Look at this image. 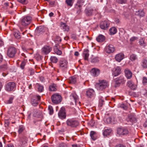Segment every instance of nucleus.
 <instances>
[{"mask_svg":"<svg viewBox=\"0 0 147 147\" xmlns=\"http://www.w3.org/2000/svg\"><path fill=\"white\" fill-rule=\"evenodd\" d=\"M5 147H14V146L12 144H9L7 145Z\"/></svg>","mask_w":147,"mask_h":147,"instance_id":"61","label":"nucleus"},{"mask_svg":"<svg viewBox=\"0 0 147 147\" xmlns=\"http://www.w3.org/2000/svg\"><path fill=\"white\" fill-rule=\"evenodd\" d=\"M65 3L68 6H69L70 7H71L73 3V0H66Z\"/></svg>","mask_w":147,"mask_h":147,"instance_id":"48","label":"nucleus"},{"mask_svg":"<svg viewBox=\"0 0 147 147\" xmlns=\"http://www.w3.org/2000/svg\"><path fill=\"white\" fill-rule=\"evenodd\" d=\"M86 95L89 98H92L95 95V92L93 89H88L86 91Z\"/></svg>","mask_w":147,"mask_h":147,"instance_id":"14","label":"nucleus"},{"mask_svg":"<svg viewBox=\"0 0 147 147\" xmlns=\"http://www.w3.org/2000/svg\"><path fill=\"white\" fill-rule=\"evenodd\" d=\"M51 99L52 102L56 104L59 103L62 100V97L61 96L57 94H53L51 96Z\"/></svg>","mask_w":147,"mask_h":147,"instance_id":"5","label":"nucleus"},{"mask_svg":"<svg viewBox=\"0 0 147 147\" xmlns=\"http://www.w3.org/2000/svg\"><path fill=\"white\" fill-rule=\"evenodd\" d=\"M141 66L144 68H147V60L144 59L142 60Z\"/></svg>","mask_w":147,"mask_h":147,"instance_id":"36","label":"nucleus"},{"mask_svg":"<svg viewBox=\"0 0 147 147\" xmlns=\"http://www.w3.org/2000/svg\"><path fill=\"white\" fill-rule=\"evenodd\" d=\"M130 59L131 61H134L137 59V56L135 54H132L131 55Z\"/></svg>","mask_w":147,"mask_h":147,"instance_id":"40","label":"nucleus"},{"mask_svg":"<svg viewBox=\"0 0 147 147\" xmlns=\"http://www.w3.org/2000/svg\"><path fill=\"white\" fill-rule=\"evenodd\" d=\"M124 54L122 53H120L115 56V59L117 61L120 62L124 58Z\"/></svg>","mask_w":147,"mask_h":147,"instance_id":"20","label":"nucleus"},{"mask_svg":"<svg viewBox=\"0 0 147 147\" xmlns=\"http://www.w3.org/2000/svg\"><path fill=\"white\" fill-rule=\"evenodd\" d=\"M109 85V82L105 80H99L98 83L96 84L98 90L102 91L108 87Z\"/></svg>","mask_w":147,"mask_h":147,"instance_id":"1","label":"nucleus"},{"mask_svg":"<svg viewBox=\"0 0 147 147\" xmlns=\"http://www.w3.org/2000/svg\"><path fill=\"white\" fill-rule=\"evenodd\" d=\"M139 43L140 45L144 47H145L146 45V44L144 42V40L143 38H141L140 39Z\"/></svg>","mask_w":147,"mask_h":147,"instance_id":"44","label":"nucleus"},{"mask_svg":"<svg viewBox=\"0 0 147 147\" xmlns=\"http://www.w3.org/2000/svg\"><path fill=\"white\" fill-rule=\"evenodd\" d=\"M51 48L49 46L45 45L42 49L41 50L42 53L47 55L51 51Z\"/></svg>","mask_w":147,"mask_h":147,"instance_id":"17","label":"nucleus"},{"mask_svg":"<svg viewBox=\"0 0 147 147\" xmlns=\"http://www.w3.org/2000/svg\"><path fill=\"white\" fill-rule=\"evenodd\" d=\"M96 40L98 42H103L105 40V37L102 34H100L96 38Z\"/></svg>","mask_w":147,"mask_h":147,"instance_id":"28","label":"nucleus"},{"mask_svg":"<svg viewBox=\"0 0 147 147\" xmlns=\"http://www.w3.org/2000/svg\"><path fill=\"white\" fill-rule=\"evenodd\" d=\"M99 59L98 57H92L91 59V62L92 63H96L99 61Z\"/></svg>","mask_w":147,"mask_h":147,"instance_id":"43","label":"nucleus"},{"mask_svg":"<svg viewBox=\"0 0 147 147\" xmlns=\"http://www.w3.org/2000/svg\"><path fill=\"white\" fill-rule=\"evenodd\" d=\"M14 35L15 37L17 39H19L21 38L20 33L19 31L17 30L14 31Z\"/></svg>","mask_w":147,"mask_h":147,"instance_id":"34","label":"nucleus"},{"mask_svg":"<svg viewBox=\"0 0 147 147\" xmlns=\"http://www.w3.org/2000/svg\"><path fill=\"white\" fill-rule=\"evenodd\" d=\"M70 99L72 100H74L76 105L79 104L80 102L79 101L78 96L75 93H72L70 95Z\"/></svg>","mask_w":147,"mask_h":147,"instance_id":"15","label":"nucleus"},{"mask_svg":"<svg viewBox=\"0 0 147 147\" xmlns=\"http://www.w3.org/2000/svg\"><path fill=\"white\" fill-rule=\"evenodd\" d=\"M60 27L61 29L64 31L68 32L69 30V27L65 23L61 22Z\"/></svg>","mask_w":147,"mask_h":147,"instance_id":"25","label":"nucleus"},{"mask_svg":"<svg viewBox=\"0 0 147 147\" xmlns=\"http://www.w3.org/2000/svg\"><path fill=\"white\" fill-rule=\"evenodd\" d=\"M84 57L85 60H88L89 54L87 51H84L83 52Z\"/></svg>","mask_w":147,"mask_h":147,"instance_id":"38","label":"nucleus"},{"mask_svg":"<svg viewBox=\"0 0 147 147\" xmlns=\"http://www.w3.org/2000/svg\"><path fill=\"white\" fill-rule=\"evenodd\" d=\"M89 123L92 126H95V123L93 119H92L89 122Z\"/></svg>","mask_w":147,"mask_h":147,"instance_id":"56","label":"nucleus"},{"mask_svg":"<svg viewBox=\"0 0 147 147\" xmlns=\"http://www.w3.org/2000/svg\"><path fill=\"white\" fill-rule=\"evenodd\" d=\"M105 50L107 53H110L114 52L115 50V49L113 45H109L105 47Z\"/></svg>","mask_w":147,"mask_h":147,"instance_id":"16","label":"nucleus"},{"mask_svg":"<svg viewBox=\"0 0 147 147\" xmlns=\"http://www.w3.org/2000/svg\"><path fill=\"white\" fill-rule=\"evenodd\" d=\"M41 96L39 95L33 96L31 99V102L32 105L34 106H36Z\"/></svg>","mask_w":147,"mask_h":147,"instance_id":"12","label":"nucleus"},{"mask_svg":"<svg viewBox=\"0 0 147 147\" xmlns=\"http://www.w3.org/2000/svg\"><path fill=\"white\" fill-rule=\"evenodd\" d=\"M59 147H67V146L66 144L62 143L59 145Z\"/></svg>","mask_w":147,"mask_h":147,"instance_id":"60","label":"nucleus"},{"mask_svg":"<svg viewBox=\"0 0 147 147\" xmlns=\"http://www.w3.org/2000/svg\"><path fill=\"white\" fill-rule=\"evenodd\" d=\"M59 117L61 119H64L66 117L65 109L64 107H62L59 111L58 114Z\"/></svg>","mask_w":147,"mask_h":147,"instance_id":"18","label":"nucleus"},{"mask_svg":"<svg viewBox=\"0 0 147 147\" xmlns=\"http://www.w3.org/2000/svg\"><path fill=\"white\" fill-rule=\"evenodd\" d=\"M109 31L111 35H114L116 33L117 29L115 27H112L110 29Z\"/></svg>","mask_w":147,"mask_h":147,"instance_id":"35","label":"nucleus"},{"mask_svg":"<svg viewBox=\"0 0 147 147\" xmlns=\"http://www.w3.org/2000/svg\"><path fill=\"white\" fill-rule=\"evenodd\" d=\"M17 1L19 2L24 5H26L28 3V0H17Z\"/></svg>","mask_w":147,"mask_h":147,"instance_id":"49","label":"nucleus"},{"mask_svg":"<svg viewBox=\"0 0 147 147\" xmlns=\"http://www.w3.org/2000/svg\"><path fill=\"white\" fill-rule=\"evenodd\" d=\"M96 11V10H94L91 7L87 8L84 10V12L87 16L90 17L93 15L94 12Z\"/></svg>","mask_w":147,"mask_h":147,"instance_id":"13","label":"nucleus"},{"mask_svg":"<svg viewBox=\"0 0 147 147\" xmlns=\"http://www.w3.org/2000/svg\"><path fill=\"white\" fill-rule=\"evenodd\" d=\"M3 60V58L2 55L0 53V63L2 62Z\"/></svg>","mask_w":147,"mask_h":147,"instance_id":"62","label":"nucleus"},{"mask_svg":"<svg viewBox=\"0 0 147 147\" xmlns=\"http://www.w3.org/2000/svg\"><path fill=\"white\" fill-rule=\"evenodd\" d=\"M75 8L77 9V13L80 14L81 11L82 5H76L75 6Z\"/></svg>","mask_w":147,"mask_h":147,"instance_id":"33","label":"nucleus"},{"mask_svg":"<svg viewBox=\"0 0 147 147\" xmlns=\"http://www.w3.org/2000/svg\"><path fill=\"white\" fill-rule=\"evenodd\" d=\"M28 141V138L26 136L20 137L19 140V146L21 147H25L27 145Z\"/></svg>","mask_w":147,"mask_h":147,"instance_id":"4","label":"nucleus"},{"mask_svg":"<svg viewBox=\"0 0 147 147\" xmlns=\"http://www.w3.org/2000/svg\"><path fill=\"white\" fill-rule=\"evenodd\" d=\"M114 80L115 86V87L119 86L121 84H124L126 81L124 77L123 76H121L115 79Z\"/></svg>","mask_w":147,"mask_h":147,"instance_id":"2","label":"nucleus"},{"mask_svg":"<svg viewBox=\"0 0 147 147\" xmlns=\"http://www.w3.org/2000/svg\"><path fill=\"white\" fill-rule=\"evenodd\" d=\"M90 72L92 75L93 76L96 77L99 74L100 70L97 68H94L92 69Z\"/></svg>","mask_w":147,"mask_h":147,"instance_id":"19","label":"nucleus"},{"mask_svg":"<svg viewBox=\"0 0 147 147\" xmlns=\"http://www.w3.org/2000/svg\"><path fill=\"white\" fill-rule=\"evenodd\" d=\"M17 52L16 49L13 47H10L8 49L7 54L8 57L10 58L14 57Z\"/></svg>","mask_w":147,"mask_h":147,"instance_id":"6","label":"nucleus"},{"mask_svg":"<svg viewBox=\"0 0 147 147\" xmlns=\"http://www.w3.org/2000/svg\"><path fill=\"white\" fill-rule=\"evenodd\" d=\"M24 127L23 126H20L18 128V132L19 134H20L24 131Z\"/></svg>","mask_w":147,"mask_h":147,"instance_id":"47","label":"nucleus"},{"mask_svg":"<svg viewBox=\"0 0 147 147\" xmlns=\"http://www.w3.org/2000/svg\"><path fill=\"white\" fill-rule=\"evenodd\" d=\"M36 87L38 89V91L39 92H42L44 90L43 86L39 83H37L36 84Z\"/></svg>","mask_w":147,"mask_h":147,"instance_id":"30","label":"nucleus"},{"mask_svg":"<svg viewBox=\"0 0 147 147\" xmlns=\"http://www.w3.org/2000/svg\"><path fill=\"white\" fill-rule=\"evenodd\" d=\"M54 50L55 52L58 55H61L62 54L61 51L59 50L58 48L56 47L54 49Z\"/></svg>","mask_w":147,"mask_h":147,"instance_id":"46","label":"nucleus"},{"mask_svg":"<svg viewBox=\"0 0 147 147\" xmlns=\"http://www.w3.org/2000/svg\"><path fill=\"white\" fill-rule=\"evenodd\" d=\"M129 132V131L126 127H119L117 129V134L119 135H126Z\"/></svg>","mask_w":147,"mask_h":147,"instance_id":"10","label":"nucleus"},{"mask_svg":"<svg viewBox=\"0 0 147 147\" xmlns=\"http://www.w3.org/2000/svg\"><path fill=\"white\" fill-rule=\"evenodd\" d=\"M127 0H116V2L119 4H123L126 3Z\"/></svg>","mask_w":147,"mask_h":147,"instance_id":"52","label":"nucleus"},{"mask_svg":"<svg viewBox=\"0 0 147 147\" xmlns=\"http://www.w3.org/2000/svg\"><path fill=\"white\" fill-rule=\"evenodd\" d=\"M5 5L6 6H9V5H12V3H8L7 2H6L5 4Z\"/></svg>","mask_w":147,"mask_h":147,"instance_id":"64","label":"nucleus"},{"mask_svg":"<svg viewBox=\"0 0 147 147\" xmlns=\"http://www.w3.org/2000/svg\"><path fill=\"white\" fill-rule=\"evenodd\" d=\"M115 147H126L125 146L121 144H119L116 145Z\"/></svg>","mask_w":147,"mask_h":147,"instance_id":"63","label":"nucleus"},{"mask_svg":"<svg viewBox=\"0 0 147 147\" xmlns=\"http://www.w3.org/2000/svg\"><path fill=\"white\" fill-rule=\"evenodd\" d=\"M127 85L131 89L134 90H135L136 88V86L134 84L131 80H129L127 82Z\"/></svg>","mask_w":147,"mask_h":147,"instance_id":"26","label":"nucleus"},{"mask_svg":"<svg viewBox=\"0 0 147 147\" xmlns=\"http://www.w3.org/2000/svg\"><path fill=\"white\" fill-rule=\"evenodd\" d=\"M70 83L74 84L76 82V78L74 76L71 77L69 78Z\"/></svg>","mask_w":147,"mask_h":147,"instance_id":"41","label":"nucleus"},{"mask_svg":"<svg viewBox=\"0 0 147 147\" xmlns=\"http://www.w3.org/2000/svg\"><path fill=\"white\" fill-rule=\"evenodd\" d=\"M142 82L144 85H146L147 84V77L145 76L143 78Z\"/></svg>","mask_w":147,"mask_h":147,"instance_id":"55","label":"nucleus"},{"mask_svg":"<svg viewBox=\"0 0 147 147\" xmlns=\"http://www.w3.org/2000/svg\"><path fill=\"white\" fill-rule=\"evenodd\" d=\"M14 99L13 96H11L9 98V99L7 101V104H11L12 103L13 100Z\"/></svg>","mask_w":147,"mask_h":147,"instance_id":"54","label":"nucleus"},{"mask_svg":"<svg viewBox=\"0 0 147 147\" xmlns=\"http://www.w3.org/2000/svg\"><path fill=\"white\" fill-rule=\"evenodd\" d=\"M16 87V84L13 82H9L6 85V90L8 91H11L15 90Z\"/></svg>","mask_w":147,"mask_h":147,"instance_id":"9","label":"nucleus"},{"mask_svg":"<svg viewBox=\"0 0 147 147\" xmlns=\"http://www.w3.org/2000/svg\"><path fill=\"white\" fill-rule=\"evenodd\" d=\"M32 20V17L29 16H27L22 18L21 20V24L24 26H26L31 23Z\"/></svg>","mask_w":147,"mask_h":147,"instance_id":"7","label":"nucleus"},{"mask_svg":"<svg viewBox=\"0 0 147 147\" xmlns=\"http://www.w3.org/2000/svg\"><path fill=\"white\" fill-rule=\"evenodd\" d=\"M125 76L127 78L130 79L131 78L132 76V73L131 71L128 69H126L124 70Z\"/></svg>","mask_w":147,"mask_h":147,"instance_id":"21","label":"nucleus"},{"mask_svg":"<svg viewBox=\"0 0 147 147\" xmlns=\"http://www.w3.org/2000/svg\"><path fill=\"white\" fill-rule=\"evenodd\" d=\"M48 110L49 114L51 115H52L53 113V107L51 105L49 106Z\"/></svg>","mask_w":147,"mask_h":147,"instance_id":"50","label":"nucleus"},{"mask_svg":"<svg viewBox=\"0 0 147 147\" xmlns=\"http://www.w3.org/2000/svg\"><path fill=\"white\" fill-rule=\"evenodd\" d=\"M126 120L128 122H135L136 121V119L133 114H131L128 115L126 119Z\"/></svg>","mask_w":147,"mask_h":147,"instance_id":"23","label":"nucleus"},{"mask_svg":"<svg viewBox=\"0 0 147 147\" xmlns=\"http://www.w3.org/2000/svg\"><path fill=\"white\" fill-rule=\"evenodd\" d=\"M119 107L125 110H127L128 108L127 106L125 104H120Z\"/></svg>","mask_w":147,"mask_h":147,"instance_id":"51","label":"nucleus"},{"mask_svg":"<svg viewBox=\"0 0 147 147\" xmlns=\"http://www.w3.org/2000/svg\"><path fill=\"white\" fill-rule=\"evenodd\" d=\"M135 14L141 18L144 16L145 13L143 10L140 9L136 11L135 12Z\"/></svg>","mask_w":147,"mask_h":147,"instance_id":"27","label":"nucleus"},{"mask_svg":"<svg viewBox=\"0 0 147 147\" xmlns=\"http://www.w3.org/2000/svg\"><path fill=\"white\" fill-rule=\"evenodd\" d=\"M26 61L25 60H24L22 62L20 65V67L22 69H24V66L26 65Z\"/></svg>","mask_w":147,"mask_h":147,"instance_id":"53","label":"nucleus"},{"mask_svg":"<svg viewBox=\"0 0 147 147\" xmlns=\"http://www.w3.org/2000/svg\"><path fill=\"white\" fill-rule=\"evenodd\" d=\"M49 91H55L57 90V86L55 84H52L49 86Z\"/></svg>","mask_w":147,"mask_h":147,"instance_id":"31","label":"nucleus"},{"mask_svg":"<svg viewBox=\"0 0 147 147\" xmlns=\"http://www.w3.org/2000/svg\"><path fill=\"white\" fill-rule=\"evenodd\" d=\"M56 41H57L58 42H61V39L60 37L59 36H57L56 37Z\"/></svg>","mask_w":147,"mask_h":147,"instance_id":"59","label":"nucleus"},{"mask_svg":"<svg viewBox=\"0 0 147 147\" xmlns=\"http://www.w3.org/2000/svg\"><path fill=\"white\" fill-rule=\"evenodd\" d=\"M96 132L93 131H91L90 134V135L91 139L93 140H95L96 139L95 137Z\"/></svg>","mask_w":147,"mask_h":147,"instance_id":"39","label":"nucleus"},{"mask_svg":"<svg viewBox=\"0 0 147 147\" xmlns=\"http://www.w3.org/2000/svg\"><path fill=\"white\" fill-rule=\"evenodd\" d=\"M66 123L68 126L72 127H76L79 124V122L73 118L68 119L66 121Z\"/></svg>","mask_w":147,"mask_h":147,"instance_id":"3","label":"nucleus"},{"mask_svg":"<svg viewBox=\"0 0 147 147\" xmlns=\"http://www.w3.org/2000/svg\"><path fill=\"white\" fill-rule=\"evenodd\" d=\"M111 130L110 129H105L103 132V135L104 136H107L110 135L111 132Z\"/></svg>","mask_w":147,"mask_h":147,"instance_id":"32","label":"nucleus"},{"mask_svg":"<svg viewBox=\"0 0 147 147\" xmlns=\"http://www.w3.org/2000/svg\"><path fill=\"white\" fill-rule=\"evenodd\" d=\"M8 68V66L6 64L2 65L0 66V69L1 71H5Z\"/></svg>","mask_w":147,"mask_h":147,"instance_id":"37","label":"nucleus"},{"mask_svg":"<svg viewBox=\"0 0 147 147\" xmlns=\"http://www.w3.org/2000/svg\"><path fill=\"white\" fill-rule=\"evenodd\" d=\"M138 39V38L137 37L134 36L131 37L130 39V40L131 42H133L135 41V40H136Z\"/></svg>","mask_w":147,"mask_h":147,"instance_id":"57","label":"nucleus"},{"mask_svg":"<svg viewBox=\"0 0 147 147\" xmlns=\"http://www.w3.org/2000/svg\"><path fill=\"white\" fill-rule=\"evenodd\" d=\"M68 62L65 59H61L59 61V65L60 68L63 70H65L67 68Z\"/></svg>","mask_w":147,"mask_h":147,"instance_id":"8","label":"nucleus"},{"mask_svg":"<svg viewBox=\"0 0 147 147\" xmlns=\"http://www.w3.org/2000/svg\"><path fill=\"white\" fill-rule=\"evenodd\" d=\"M51 61L53 63H56L58 61V59L55 56H51L50 58Z\"/></svg>","mask_w":147,"mask_h":147,"instance_id":"42","label":"nucleus"},{"mask_svg":"<svg viewBox=\"0 0 147 147\" xmlns=\"http://www.w3.org/2000/svg\"><path fill=\"white\" fill-rule=\"evenodd\" d=\"M101 96L99 97L100 100H99V106L101 107L104 104V101L103 98Z\"/></svg>","mask_w":147,"mask_h":147,"instance_id":"45","label":"nucleus"},{"mask_svg":"<svg viewBox=\"0 0 147 147\" xmlns=\"http://www.w3.org/2000/svg\"><path fill=\"white\" fill-rule=\"evenodd\" d=\"M107 122L108 123H115L116 121L114 117L111 116L107 118L106 119Z\"/></svg>","mask_w":147,"mask_h":147,"instance_id":"29","label":"nucleus"},{"mask_svg":"<svg viewBox=\"0 0 147 147\" xmlns=\"http://www.w3.org/2000/svg\"><path fill=\"white\" fill-rule=\"evenodd\" d=\"M45 30V28L44 26H40L38 27L36 30V32L37 34H42Z\"/></svg>","mask_w":147,"mask_h":147,"instance_id":"24","label":"nucleus"},{"mask_svg":"<svg viewBox=\"0 0 147 147\" xmlns=\"http://www.w3.org/2000/svg\"><path fill=\"white\" fill-rule=\"evenodd\" d=\"M84 0H78L77 5H82V4L84 3Z\"/></svg>","mask_w":147,"mask_h":147,"instance_id":"58","label":"nucleus"},{"mask_svg":"<svg viewBox=\"0 0 147 147\" xmlns=\"http://www.w3.org/2000/svg\"><path fill=\"white\" fill-rule=\"evenodd\" d=\"M110 22L109 21L105 20L101 22L100 24V27L103 30H106L109 27Z\"/></svg>","mask_w":147,"mask_h":147,"instance_id":"11","label":"nucleus"},{"mask_svg":"<svg viewBox=\"0 0 147 147\" xmlns=\"http://www.w3.org/2000/svg\"><path fill=\"white\" fill-rule=\"evenodd\" d=\"M113 70H114L113 69ZM121 73V68L119 67H117L114 70L112 73L114 77H116L119 75Z\"/></svg>","mask_w":147,"mask_h":147,"instance_id":"22","label":"nucleus"}]
</instances>
